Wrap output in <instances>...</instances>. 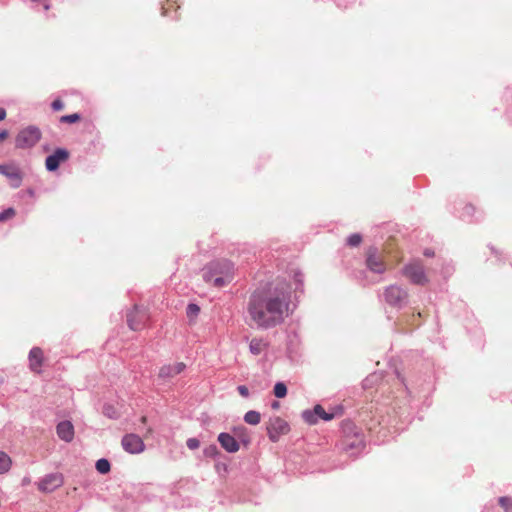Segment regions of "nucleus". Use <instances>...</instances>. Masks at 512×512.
I'll return each instance as SVG.
<instances>
[{
	"mask_svg": "<svg viewBox=\"0 0 512 512\" xmlns=\"http://www.w3.org/2000/svg\"><path fill=\"white\" fill-rule=\"evenodd\" d=\"M401 272L412 284L425 285L428 283V277L425 273L424 265L419 259H414L404 265Z\"/></svg>",
	"mask_w": 512,
	"mask_h": 512,
	"instance_id": "3",
	"label": "nucleus"
},
{
	"mask_svg": "<svg viewBox=\"0 0 512 512\" xmlns=\"http://www.w3.org/2000/svg\"><path fill=\"white\" fill-rule=\"evenodd\" d=\"M6 118V111L3 108H0V121Z\"/></svg>",
	"mask_w": 512,
	"mask_h": 512,
	"instance_id": "38",
	"label": "nucleus"
},
{
	"mask_svg": "<svg viewBox=\"0 0 512 512\" xmlns=\"http://www.w3.org/2000/svg\"><path fill=\"white\" fill-rule=\"evenodd\" d=\"M41 139V131L35 126H28L18 132L15 137V147L17 149H30L34 147Z\"/></svg>",
	"mask_w": 512,
	"mask_h": 512,
	"instance_id": "4",
	"label": "nucleus"
},
{
	"mask_svg": "<svg viewBox=\"0 0 512 512\" xmlns=\"http://www.w3.org/2000/svg\"><path fill=\"white\" fill-rule=\"evenodd\" d=\"M218 442L228 453H235L240 449L237 440L229 433L222 432L218 435Z\"/></svg>",
	"mask_w": 512,
	"mask_h": 512,
	"instance_id": "13",
	"label": "nucleus"
},
{
	"mask_svg": "<svg viewBox=\"0 0 512 512\" xmlns=\"http://www.w3.org/2000/svg\"><path fill=\"white\" fill-rule=\"evenodd\" d=\"M219 454L218 448L215 444L209 445L204 449V455L209 458H216Z\"/></svg>",
	"mask_w": 512,
	"mask_h": 512,
	"instance_id": "29",
	"label": "nucleus"
},
{
	"mask_svg": "<svg viewBox=\"0 0 512 512\" xmlns=\"http://www.w3.org/2000/svg\"><path fill=\"white\" fill-rule=\"evenodd\" d=\"M95 466H96L97 471L101 474L108 473L111 468L109 461L105 458H101V459L97 460Z\"/></svg>",
	"mask_w": 512,
	"mask_h": 512,
	"instance_id": "21",
	"label": "nucleus"
},
{
	"mask_svg": "<svg viewBox=\"0 0 512 512\" xmlns=\"http://www.w3.org/2000/svg\"><path fill=\"white\" fill-rule=\"evenodd\" d=\"M499 504L504 509V512H512V498L500 497Z\"/></svg>",
	"mask_w": 512,
	"mask_h": 512,
	"instance_id": "27",
	"label": "nucleus"
},
{
	"mask_svg": "<svg viewBox=\"0 0 512 512\" xmlns=\"http://www.w3.org/2000/svg\"><path fill=\"white\" fill-rule=\"evenodd\" d=\"M69 158L68 150L64 148L56 149L53 154L49 155L45 160V166L48 171H55L61 163L66 162Z\"/></svg>",
	"mask_w": 512,
	"mask_h": 512,
	"instance_id": "9",
	"label": "nucleus"
},
{
	"mask_svg": "<svg viewBox=\"0 0 512 512\" xmlns=\"http://www.w3.org/2000/svg\"><path fill=\"white\" fill-rule=\"evenodd\" d=\"M269 437H270V439H271V440H273V441H275V440H276V438L274 437V435L272 434V432H271V431H269Z\"/></svg>",
	"mask_w": 512,
	"mask_h": 512,
	"instance_id": "41",
	"label": "nucleus"
},
{
	"mask_svg": "<svg viewBox=\"0 0 512 512\" xmlns=\"http://www.w3.org/2000/svg\"><path fill=\"white\" fill-rule=\"evenodd\" d=\"M315 412L317 413L318 418H321L325 421H330L334 418V414L327 413L321 405L315 406Z\"/></svg>",
	"mask_w": 512,
	"mask_h": 512,
	"instance_id": "23",
	"label": "nucleus"
},
{
	"mask_svg": "<svg viewBox=\"0 0 512 512\" xmlns=\"http://www.w3.org/2000/svg\"><path fill=\"white\" fill-rule=\"evenodd\" d=\"M279 407V403L277 401L273 402L272 408L276 409Z\"/></svg>",
	"mask_w": 512,
	"mask_h": 512,
	"instance_id": "40",
	"label": "nucleus"
},
{
	"mask_svg": "<svg viewBox=\"0 0 512 512\" xmlns=\"http://www.w3.org/2000/svg\"><path fill=\"white\" fill-rule=\"evenodd\" d=\"M293 279H294V282H295V289L296 290H300V291H303V281H304V277H303V274L300 272V271H295L294 274H293Z\"/></svg>",
	"mask_w": 512,
	"mask_h": 512,
	"instance_id": "28",
	"label": "nucleus"
},
{
	"mask_svg": "<svg viewBox=\"0 0 512 512\" xmlns=\"http://www.w3.org/2000/svg\"><path fill=\"white\" fill-rule=\"evenodd\" d=\"M234 278V264L226 259L211 262L203 272V279L214 287L221 288Z\"/></svg>",
	"mask_w": 512,
	"mask_h": 512,
	"instance_id": "2",
	"label": "nucleus"
},
{
	"mask_svg": "<svg viewBox=\"0 0 512 512\" xmlns=\"http://www.w3.org/2000/svg\"><path fill=\"white\" fill-rule=\"evenodd\" d=\"M260 420V413L254 410H250L244 415V421L250 425H257L260 423Z\"/></svg>",
	"mask_w": 512,
	"mask_h": 512,
	"instance_id": "18",
	"label": "nucleus"
},
{
	"mask_svg": "<svg viewBox=\"0 0 512 512\" xmlns=\"http://www.w3.org/2000/svg\"><path fill=\"white\" fill-rule=\"evenodd\" d=\"M123 449L130 454H139L144 451L145 444L140 436L137 434H126L122 438Z\"/></svg>",
	"mask_w": 512,
	"mask_h": 512,
	"instance_id": "8",
	"label": "nucleus"
},
{
	"mask_svg": "<svg viewBox=\"0 0 512 512\" xmlns=\"http://www.w3.org/2000/svg\"><path fill=\"white\" fill-rule=\"evenodd\" d=\"M14 215L15 210L13 208H8L4 210L2 213H0V222L10 220Z\"/></svg>",
	"mask_w": 512,
	"mask_h": 512,
	"instance_id": "31",
	"label": "nucleus"
},
{
	"mask_svg": "<svg viewBox=\"0 0 512 512\" xmlns=\"http://www.w3.org/2000/svg\"><path fill=\"white\" fill-rule=\"evenodd\" d=\"M200 313V307L197 304L190 303L186 308V315L190 322L194 321Z\"/></svg>",
	"mask_w": 512,
	"mask_h": 512,
	"instance_id": "19",
	"label": "nucleus"
},
{
	"mask_svg": "<svg viewBox=\"0 0 512 512\" xmlns=\"http://www.w3.org/2000/svg\"><path fill=\"white\" fill-rule=\"evenodd\" d=\"M287 394V387L283 382H277L274 386V395L277 398H283Z\"/></svg>",
	"mask_w": 512,
	"mask_h": 512,
	"instance_id": "24",
	"label": "nucleus"
},
{
	"mask_svg": "<svg viewBox=\"0 0 512 512\" xmlns=\"http://www.w3.org/2000/svg\"><path fill=\"white\" fill-rule=\"evenodd\" d=\"M424 255H425L426 257H432V256H434V251H433V250H431V249H425V250H424Z\"/></svg>",
	"mask_w": 512,
	"mask_h": 512,
	"instance_id": "37",
	"label": "nucleus"
},
{
	"mask_svg": "<svg viewBox=\"0 0 512 512\" xmlns=\"http://www.w3.org/2000/svg\"><path fill=\"white\" fill-rule=\"evenodd\" d=\"M12 461L9 455L5 452H0V474H4L9 471Z\"/></svg>",
	"mask_w": 512,
	"mask_h": 512,
	"instance_id": "17",
	"label": "nucleus"
},
{
	"mask_svg": "<svg viewBox=\"0 0 512 512\" xmlns=\"http://www.w3.org/2000/svg\"><path fill=\"white\" fill-rule=\"evenodd\" d=\"M148 320L147 310L142 307L135 305L132 310L127 313V324L133 331L141 330Z\"/></svg>",
	"mask_w": 512,
	"mask_h": 512,
	"instance_id": "6",
	"label": "nucleus"
},
{
	"mask_svg": "<svg viewBox=\"0 0 512 512\" xmlns=\"http://www.w3.org/2000/svg\"><path fill=\"white\" fill-rule=\"evenodd\" d=\"M52 109L55 111H60L64 108V104L60 99H56L51 104Z\"/></svg>",
	"mask_w": 512,
	"mask_h": 512,
	"instance_id": "33",
	"label": "nucleus"
},
{
	"mask_svg": "<svg viewBox=\"0 0 512 512\" xmlns=\"http://www.w3.org/2000/svg\"><path fill=\"white\" fill-rule=\"evenodd\" d=\"M237 390L242 397L247 398L249 396V390L245 385H239Z\"/></svg>",
	"mask_w": 512,
	"mask_h": 512,
	"instance_id": "34",
	"label": "nucleus"
},
{
	"mask_svg": "<svg viewBox=\"0 0 512 512\" xmlns=\"http://www.w3.org/2000/svg\"><path fill=\"white\" fill-rule=\"evenodd\" d=\"M0 174L5 176L12 188H19L22 184L23 174L19 167L14 164H0Z\"/></svg>",
	"mask_w": 512,
	"mask_h": 512,
	"instance_id": "7",
	"label": "nucleus"
},
{
	"mask_svg": "<svg viewBox=\"0 0 512 512\" xmlns=\"http://www.w3.org/2000/svg\"><path fill=\"white\" fill-rule=\"evenodd\" d=\"M383 297L388 305L400 309L408 303L409 295L406 289L393 284L385 288Z\"/></svg>",
	"mask_w": 512,
	"mask_h": 512,
	"instance_id": "5",
	"label": "nucleus"
},
{
	"mask_svg": "<svg viewBox=\"0 0 512 512\" xmlns=\"http://www.w3.org/2000/svg\"><path fill=\"white\" fill-rule=\"evenodd\" d=\"M302 418L308 424H315V423H317L318 417H317V413L315 412V408L313 410H305V411H303L302 412Z\"/></svg>",
	"mask_w": 512,
	"mask_h": 512,
	"instance_id": "22",
	"label": "nucleus"
},
{
	"mask_svg": "<svg viewBox=\"0 0 512 512\" xmlns=\"http://www.w3.org/2000/svg\"><path fill=\"white\" fill-rule=\"evenodd\" d=\"M141 421H142L143 423H145V422H146V417H145V416H143V417L141 418Z\"/></svg>",
	"mask_w": 512,
	"mask_h": 512,
	"instance_id": "42",
	"label": "nucleus"
},
{
	"mask_svg": "<svg viewBox=\"0 0 512 512\" xmlns=\"http://www.w3.org/2000/svg\"><path fill=\"white\" fill-rule=\"evenodd\" d=\"M43 361V352L39 347H34L29 352V364L32 371L40 373Z\"/></svg>",
	"mask_w": 512,
	"mask_h": 512,
	"instance_id": "15",
	"label": "nucleus"
},
{
	"mask_svg": "<svg viewBox=\"0 0 512 512\" xmlns=\"http://www.w3.org/2000/svg\"><path fill=\"white\" fill-rule=\"evenodd\" d=\"M56 432L58 437L65 442H71L74 438V426L70 421L58 423Z\"/></svg>",
	"mask_w": 512,
	"mask_h": 512,
	"instance_id": "14",
	"label": "nucleus"
},
{
	"mask_svg": "<svg viewBox=\"0 0 512 512\" xmlns=\"http://www.w3.org/2000/svg\"><path fill=\"white\" fill-rule=\"evenodd\" d=\"M103 413L110 419H117L120 417L118 409L112 404H105L103 406Z\"/></svg>",
	"mask_w": 512,
	"mask_h": 512,
	"instance_id": "20",
	"label": "nucleus"
},
{
	"mask_svg": "<svg viewBox=\"0 0 512 512\" xmlns=\"http://www.w3.org/2000/svg\"><path fill=\"white\" fill-rule=\"evenodd\" d=\"M291 294L284 283L269 284L255 290L249 297L247 313L259 329L281 325L290 315Z\"/></svg>",
	"mask_w": 512,
	"mask_h": 512,
	"instance_id": "1",
	"label": "nucleus"
},
{
	"mask_svg": "<svg viewBox=\"0 0 512 512\" xmlns=\"http://www.w3.org/2000/svg\"><path fill=\"white\" fill-rule=\"evenodd\" d=\"M361 241H362V237L358 233L351 234L347 238V244L352 246V247L358 246L361 243Z\"/></svg>",
	"mask_w": 512,
	"mask_h": 512,
	"instance_id": "30",
	"label": "nucleus"
},
{
	"mask_svg": "<svg viewBox=\"0 0 512 512\" xmlns=\"http://www.w3.org/2000/svg\"><path fill=\"white\" fill-rule=\"evenodd\" d=\"M80 119H81L80 115L78 113H74V114H70V115L61 116L60 122L72 124V123H76V122L80 121Z\"/></svg>",
	"mask_w": 512,
	"mask_h": 512,
	"instance_id": "26",
	"label": "nucleus"
},
{
	"mask_svg": "<svg viewBox=\"0 0 512 512\" xmlns=\"http://www.w3.org/2000/svg\"><path fill=\"white\" fill-rule=\"evenodd\" d=\"M186 444L189 449L195 450L200 446V441L197 438H189Z\"/></svg>",
	"mask_w": 512,
	"mask_h": 512,
	"instance_id": "32",
	"label": "nucleus"
},
{
	"mask_svg": "<svg viewBox=\"0 0 512 512\" xmlns=\"http://www.w3.org/2000/svg\"><path fill=\"white\" fill-rule=\"evenodd\" d=\"M173 3L172 1L168 0L166 5H163L162 6V15H166L167 14V11L169 8H171L173 6Z\"/></svg>",
	"mask_w": 512,
	"mask_h": 512,
	"instance_id": "35",
	"label": "nucleus"
},
{
	"mask_svg": "<svg viewBox=\"0 0 512 512\" xmlns=\"http://www.w3.org/2000/svg\"><path fill=\"white\" fill-rule=\"evenodd\" d=\"M267 343L264 342L262 339H252L249 344L250 352L254 355L261 354L264 349L266 348Z\"/></svg>",
	"mask_w": 512,
	"mask_h": 512,
	"instance_id": "16",
	"label": "nucleus"
},
{
	"mask_svg": "<svg viewBox=\"0 0 512 512\" xmlns=\"http://www.w3.org/2000/svg\"><path fill=\"white\" fill-rule=\"evenodd\" d=\"M366 265L370 271L377 273V274H382L386 270L385 264L378 257L377 249L375 247H370L368 249L367 257H366Z\"/></svg>",
	"mask_w": 512,
	"mask_h": 512,
	"instance_id": "10",
	"label": "nucleus"
},
{
	"mask_svg": "<svg viewBox=\"0 0 512 512\" xmlns=\"http://www.w3.org/2000/svg\"><path fill=\"white\" fill-rule=\"evenodd\" d=\"M273 429L277 430L279 433H284L287 431L288 425L284 420L276 418L273 422Z\"/></svg>",
	"mask_w": 512,
	"mask_h": 512,
	"instance_id": "25",
	"label": "nucleus"
},
{
	"mask_svg": "<svg viewBox=\"0 0 512 512\" xmlns=\"http://www.w3.org/2000/svg\"><path fill=\"white\" fill-rule=\"evenodd\" d=\"M185 368L186 365L183 362L163 365L159 370L158 376L163 380L171 379L176 375L182 373L185 370Z\"/></svg>",
	"mask_w": 512,
	"mask_h": 512,
	"instance_id": "12",
	"label": "nucleus"
},
{
	"mask_svg": "<svg viewBox=\"0 0 512 512\" xmlns=\"http://www.w3.org/2000/svg\"><path fill=\"white\" fill-rule=\"evenodd\" d=\"M8 136H9V133L7 130L0 131V142H3L4 140H6Z\"/></svg>",
	"mask_w": 512,
	"mask_h": 512,
	"instance_id": "36",
	"label": "nucleus"
},
{
	"mask_svg": "<svg viewBox=\"0 0 512 512\" xmlns=\"http://www.w3.org/2000/svg\"><path fill=\"white\" fill-rule=\"evenodd\" d=\"M63 483L62 475L51 473L46 475L39 483V489L45 492H52Z\"/></svg>",
	"mask_w": 512,
	"mask_h": 512,
	"instance_id": "11",
	"label": "nucleus"
},
{
	"mask_svg": "<svg viewBox=\"0 0 512 512\" xmlns=\"http://www.w3.org/2000/svg\"><path fill=\"white\" fill-rule=\"evenodd\" d=\"M42 3H43V8H44V10L48 11V10L50 9V7H51V6H50V4H49V2H48V1L43 0V1H42Z\"/></svg>",
	"mask_w": 512,
	"mask_h": 512,
	"instance_id": "39",
	"label": "nucleus"
}]
</instances>
